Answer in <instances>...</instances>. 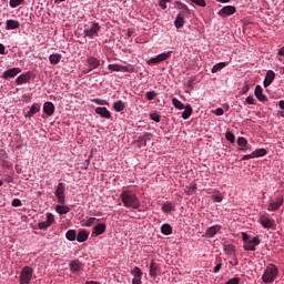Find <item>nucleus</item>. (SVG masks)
Masks as SVG:
<instances>
[{"label": "nucleus", "instance_id": "obj_1", "mask_svg": "<svg viewBox=\"0 0 284 284\" xmlns=\"http://www.w3.org/2000/svg\"><path fill=\"white\" fill-rule=\"evenodd\" d=\"M120 199L124 207H130L131 210H139L141 207V200L134 191L125 190L121 193Z\"/></svg>", "mask_w": 284, "mask_h": 284}, {"label": "nucleus", "instance_id": "obj_2", "mask_svg": "<svg viewBox=\"0 0 284 284\" xmlns=\"http://www.w3.org/2000/svg\"><path fill=\"white\" fill-rule=\"evenodd\" d=\"M101 65V60L94 55H88L85 61L80 64L82 74H90L93 70H97Z\"/></svg>", "mask_w": 284, "mask_h": 284}, {"label": "nucleus", "instance_id": "obj_3", "mask_svg": "<svg viewBox=\"0 0 284 284\" xmlns=\"http://www.w3.org/2000/svg\"><path fill=\"white\" fill-rule=\"evenodd\" d=\"M277 276H278V266H276L275 264H267L262 275V281L263 283H266V284L274 283Z\"/></svg>", "mask_w": 284, "mask_h": 284}, {"label": "nucleus", "instance_id": "obj_4", "mask_svg": "<svg viewBox=\"0 0 284 284\" xmlns=\"http://www.w3.org/2000/svg\"><path fill=\"white\" fill-rule=\"evenodd\" d=\"M284 197L283 195L278 194L275 199L270 200L267 205L268 212H278L281 207L283 206Z\"/></svg>", "mask_w": 284, "mask_h": 284}, {"label": "nucleus", "instance_id": "obj_5", "mask_svg": "<svg viewBox=\"0 0 284 284\" xmlns=\"http://www.w3.org/2000/svg\"><path fill=\"white\" fill-rule=\"evenodd\" d=\"M32 274H34V270H32V267H22L20 272V284H30V282L32 281Z\"/></svg>", "mask_w": 284, "mask_h": 284}, {"label": "nucleus", "instance_id": "obj_6", "mask_svg": "<svg viewBox=\"0 0 284 284\" xmlns=\"http://www.w3.org/2000/svg\"><path fill=\"white\" fill-rule=\"evenodd\" d=\"M258 223L264 230H276V221L265 214L260 216Z\"/></svg>", "mask_w": 284, "mask_h": 284}, {"label": "nucleus", "instance_id": "obj_7", "mask_svg": "<svg viewBox=\"0 0 284 284\" xmlns=\"http://www.w3.org/2000/svg\"><path fill=\"white\" fill-rule=\"evenodd\" d=\"M172 57V51L163 52L158 54L154 58H151L148 63L149 65H159V63H162V61H168Z\"/></svg>", "mask_w": 284, "mask_h": 284}, {"label": "nucleus", "instance_id": "obj_8", "mask_svg": "<svg viewBox=\"0 0 284 284\" xmlns=\"http://www.w3.org/2000/svg\"><path fill=\"white\" fill-rule=\"evenodd\" d=\"M54 194L58 203L63 205L65 203V185L63 182L58 183Z\"/></svg>", "mask_w": 284, "mask_h": 284}, {"label": "nucleus", "instance_id": "obj_9", "mask_svg": "<svg viewBox=\"0 0 284 284\" xmlns=\"http://www.w3.org/2000/svg\"><path fill=\"white\" fill-rule=\"evenodd\" d=\"M256 245H261V239L258 237V235L244 243L243 247L245 252H256Z\"/></svg>", "mask_w": 284, "mask_h": 284}, {"label": "nucleus", "instance_id": "obj_10", "mask_svg": "<svg viewBox=\"0 0 284 284\" xmlns=\"http://www.w3.org/2000/svg\"><path fill=\"white\" fill-rule=\"evenodd\" d=\"M132 284H143V271L139 266H134L133 270H131Z\"/></svg>", "mask_w": 284, "mask_h": 284}, {"label": "nucleus", "instance_id": "obj_11", "mask_svg": "<svg viewBox=\"0 0 284 284\" xmlns=\"http://www.w3.org/2000/svg\"><path fill=\"white\" fill-rule=\"evenodd\" d=\"M45 216L47 221L38 223L39 230H48V227H52V224L54 223V214L47 213Z\"/></svg>", "mask_w": 284, "mask_h": 284}, {"label": "nucleus", "instance_id": "obj_12", "mask_svg": "<svg viewBox=\"0 0 284 284\" xmlns=\"http://www.w3.org/2000/svg\"><path fill=\"white\" fill-rule=\"evenodd\" d=\"M174 8H176V10H180V14L184 17H190V14H192V10H190V7L181 1H175Z\"/></svg>", "mask_w": 284, "mask_h": 284}, {"label": "nucleus", "instance_id": "obj_13", "mask_svg": "<svg viewBox=\"0 0 284 284\" xmlns=\"http://www.w3.org/2000/svg\"><path fill=\"white\" fill-rule=\"evenodd\" d=\"M99 32H101V26H99V22H93L90 29L84 30V34L89 39H92L95 34H99Z\"/></svg>", "mask_w": 284, "mask_h": 284}, {"label": "nucleus", "instance_id": "obj_14", "mask_svg": "<svg viewBox=\"0 0 284 284\" xmlns=\"http://www.w3.org/2000/svg\"><path fill=\"white\" fill-rule=\"evenodd\" d=\"M17 74H21V68H11L6 70L2 75L1 79L8 80V79H14V77H17Z\"/></svg>", "mask_w": 284, "mask_h": 284}, {"label": "nucleus", "instance_id": "obj_15", "mask_svg": "<svg viewBox=\"0 0 284 284\" xmlns=\"http://www.w3.org/2000/svg\"><path fill=\"white\" fill-rule=\"evenodd\" d=\"M236 12V7L234 6H225L219 12V17H232Z\"/></svg>", "mask_w": 284, "mask_h": 284}, {"label": "nucleus", "instance_id": "obj_16", "mask_svg": "<svg viewBox=\"0 0 284 284\" xmlns=\"http://www.w3.org/2000/svg\"><path fill=\"white\" fill-rule=\"evenodd\" d=\"M105 230H108V225L105 223H98L91 233V236H101V234H105Z\"/></svg>", "mask_w": 284, "mask_h": 284}, {"label": "nucleus", "instance_id": "obj_17", "mask_svg": "<svg viewBox=\"0 0 284 284\" xmlns=\"http://www.w3.org/2000/svg\"><path fill=\"white\" fill-rule=\"evenodd\" d=\"M275 79H276V73L272 70H268L264 78V82H263L264 88H270V85H272Z\"/></svg>", "mask_w": 284, "mask_h": 284}, {"label": "nucleus", "instance_id": "obj_18", "mask_svg": "<svg viewBox=\"0 0 284 284\" xmlns=\"http://www.w3.org/2000/svg\"><path fill=\"white\" fill-rule=\"evenodd\" d=\"M30 79H32V73H30V71H28V72L20 74L16 79V83H17V85H23V83H29Z\"/></svg>", "mask_w": 284, "mask_h": 284}, {"label": "nucleus", "instance_id": "obj_19", "mask_svg": "<svg viewBox=\"0 0 284 284\" xmlns=\"http://www.w3.org/2000/svg\"><path fill=\"white\" fill-rule=\"evenodd\" d=\"M237 145L241 152H247V150H252V146H250V143L243 136L237 138Z\"/></svg>", "mask_w": 284, "mask_h": 284}, {"label": "nucleus", "instance_id": "obj_20", "mask_svg": "<svg viewBox=\"0 0 284 284\" xmlns=\"http://www.w3.org/2000/svg\"><path fill=\"white\" fill-rule=\"evenodd\" d=\"M95 114H99L102 119H112V113L105 106L95 108Z\"/></svg>", "mask_w": 284, "mask_h": 284}, {"label": "nucleus", "instance_id": "obj_21", "mask_svg": "<svg viewBox=\"0 0 284 284\" xmlns=\"http://www.w3.org/2000/svg\"><path fill=\"white\" fill-rule=\"evenodd\" d=\"M152 140V133H144L143 135L139 136L136 143H139L138 148H145L148 145V141Z\"/></svg>", "mask_w": 284, "mask_h": 284}, {"label": "nucleus", "instance_id": "obj_22", "mask_svg": "<svg viewBox=\"0 0 284 284\" xmlns=\"http://www.w3.org/2000/svg\"><path fill=\"white\" fill-rule=\"evenodd\" d=\"M221 232V225L216 224L213 226H210L205 232V239H213V236H216Z\"/></svg>", "mask_w": 284, "mask_h": 284}, {"label": "nucleus", "instance_id": "obj_23", "mask_svg": "<svg viewBox=\"0 0 284 284\" xmlns=\"http://www.w3.org/2000/svg\"><path fill=\"white\" fill-rule=\"evenodd\" d=\"M38 112H41V104L39 103H33L29 111L24 114L26 119H32V116H34V114H37Z\"/></svg>", "mask_w": 284, "mask_h": 284}, {"label": "nucleus", "instance_id": "obj_24", "mask_svg": "<svg viewBox=\"0 0 284 284\" xmlns=\"http://www.w3.org/2000/svg\"><path fill=\"white\" fill-rule=\"evenodd\" d=\"M254 94L257 101H261L262 103H265V101H267V95L263 94V87H261L260 84L255 87Z\"/></svg>", "mask_w": 284, "mask_h": 284}, {"label": "nucleus", "instance_id": "obj_25", "mask_svg": "<svg viewBox=\"0 0 284 284\" xmlns=\"http://www.w3.org/2000/svg\"><path fill=\"white\" fill-rule=\"evenodd\" d=\"M89 237H90V232L85 230L79 231L78 234L75 235L78 243H85V241H88Z\"/></svg>", "mask_w": 284, "mask_h": 284}, {"label": "nucleus", "instance_id": "obj_26", "mask_svg": "<svg viewBox=\"0 0 284 284\" xmlns=\"http://www.w3.org/2000/svg\"><path fill=\"white\" fill-rule=\"evenodd\" d=\"M43 112L47 114V116H52V114H54V103L45 102L43 104Z\"/></svg>", "mask_w": 284, "mask_h": 284}, {"label": "nucleus", "instance_id": "obj_27", "mask_svg": "<svg viewBox=\"0 0 284 284\" xmlns=\"http://www.w3.org/2000/svg\"><path fill=\"white\" fill-rule=\"evenodd\" d=\"M158 272H159V264H156V262L152 260L150 263V271H149L151 278H156Z\"/></svg>", "mask_w": 284, "mask_h": 284}, {"label": "nucleus", "instance_id": "obj_28", "mask_svg": "<svg viewBox=\"0 0 284 284\" xmlns=\"http://www.w3.org/2000/svg\"><path fill=\"white\" fill-rule=\"evenodd\" d=\"M176 205H174V203L172 202H165L164 204H162V212L164 214H170V212H174Z\"/></svg>", "mask_w": 284, "mask_h": 284}, {"label": "nucleus", "instance_id": "obj_29", "mask_svg": "<svg viewBox=\"0 0 284 284\" xmlns=\"http://www.w3.org/2000/svg\"><path fill=\"white\" fill-rule=\"evenodd\" d=\"M185 16H182V13H179L175 18L174 26L175 28L181 29L183 26H185Z\"/></svg>", "mask_w": 284, "mask_h": 284}, {"label": "nucleus", "instance_id": "obj_30", "mask_svg": "<svg viewBox=\"0 0 284 284\" xmlns=\"http://www.w3.org/2000/svg\"><path fill=\"white\" fill-rule=\"evenodd\" d=\"M20 23L14 19L7 20L6 30H18Z\"/></svg>", "mask_w": 284, "mask_h": 284}, {"label": "nucleus", "instance_id": "obj_31", "mask_svg": "<svg viewBox=\"0 0 284 284\" xmlns=\"http://www.w3.org/2000/svg\"><path fill=\"white\" fill-rule=\"evenodd\" d=\"M62 55L60 53H53L49 55V61L51 65H58V63H61Z\"/></svg>", "mask_w": 284, "mask_h": 284}, {"label": "nucleus", "instance_id": "obj_32", "mask_svg": "<svg viewBox=\"0 0 284 284\" xmlns=\"http://www.w3.org/2000/svg\"><path fill=\"white\" fill-rule=\"evenodd\" d=\"M227 65H229L227 62H219L213 65V68L211 69V72L212 74H216V72H221V70H223V68H226Z\"/></svg>", "mask_w": 284, "mask_h": 284}, {"label": "nucleus", "instance_id": "obj_33", "mask_svg": "<svg viewBox=\"0 0 284 284\" xmlns=\"http://www.w3.org/2000/svg\"><path fill=\"white\" fill-rule=\"evenodd\" d=\"M69 267L71 272H80L81 271V262L79 260H73L70 262Z\"/></svg>", "mask_w": 284, "mask_h": 284}, {"label": "nucleus", "instance_id": "obj_34", "mask_svg": "<svg viewBox=\"0 0 284 284\" xmlns=\"http://www.w3.org/2000/svg\"><path fill=\"white\" fill-rule=\"evenodd\" d=\"M192 112H193L192 105L187 104L184 108V111L182 112V119H184V121H187V119L192 116Z\"/></svg>", "mask_w": 284, "mask_h": 284}, {"label": "nucleus", "instance_id": "obj_35", "mask_svg": "<svg viewBox=\"0 0 284 284\" xmlns=\"http://www.w3.org/2000/svg\"><path fill=\"white\" fill-rule=\"evenodd\" d=\"M113 110H115L116 112H123V110H125V102H123L122 100H118L113 103Z\"/></svg>", "mask_w": 284, "mask_h": 284}, {"label": "nucleus", "instance_id": "obj_36", "mask_svg": "<svg viewBox=\"0 0 284 284\" xmlns=\"http://www.w3.org/2000/svg\"><path fill=\"white\" fill-rule=\"evenodd\" d=\"M197 185L195 182H192L189 186L185 187V194H187V196H192V194H194L197 190Z\"/></svg>", "mask_w": 284, "mask_h": 284}, {"label": "nucleus", "instance_id": "obj_37", "mask_svg": "<svg viewBox=\"0 0 284 284\" xmlns=\"http://www.w3.org/2000/svg\"><path fill=\"white\" fill-rule=\"evenodd\" d=\"M97 223V217H89L87 220L81 221V226L82 227H92Z\"/></svg>", "mask_w": 284, "mask_h": 284}, {"label": "nucleus", "instance_id": "obj_38", "mask_svg": "<svg viewBox=\"0 0 284 284\" xmlns=\"http://www.w3.org/2000/svg\"><path fill=\"white\" fill-rule=\"evenodd\" d=\"M253 159H261V156H267V150L265 149H257L252 152Z\"/></svg>", "mask_w": 284, "mask_h": 284}, {"label": "nucleus", "instance_id": "obj_39", "mask_svg": "<svg viewBox=\"0 0 284 284\" xmlns=\"http://www.w3.org/2000/svg\"><path fill=\"white\" fill-rule=\"evenodd\" d=\"M120 72H129L130 74L136 72V68L133 64L122 65L120 67Z\"/></svg>", "mask_w": 284, "mask_h": 284}, {"label": "nucleus", "instance_id": "obj_40", "mask_svg": "<svg viewBox=\"0 0 284 284\" xmlns=\"http://www.w3.org/2000/svg\"><path fill=\"white\" fill-rule=\"evenodd\" d=\"M55 212L58 214H68V213H70V206H68V205H57L55 206Z\"/></svg>", "mask_w": 284, "mask_h": 284}, {"label": "nucleus", "instance_id": "obj_41", "mask_svg": "<svg viewBox=\"0 0 284 284\" xmlns=\"http://www.w3.org/2000/svg\"><path fill=\"white\" fill-rule=\"evenodd\" d=\"M161 232L162 234H164V236H170V234H172V225H170L169 223L163 224L161 226Z\"/></svg>", "mask_w": 284, "mask_h": 284}, {"label": "nucleus", "instance_id": "obj_42", "mask_svg": "<svg viewBox=\"0 0 284 284\" xmlns=\"http://www.w3.org/2000/svg\"><path fill=\"white\" fill-rule=\"evenodd\" d=\"M172 104L174 105V108L176 110H185V104H183V102H181V100L173 98L172 99Z\"/></svg>", "mask_w": 284, "mask_h": 284}, {"label": "nucleus", "instance_id": "obj_43", "mask_svg": "<svg viewBox=\"0 0 284 284\" xmlns=\"http://www.w3.org/2000/svg\"><path fill=\"white\" fill-rule=\"evenodd\" d=\"M65 239L68 241H77V231L75 230H69L65 233Z\"/></svg>", "mask_w": 284, "mask_h": 284}, {"label": "nucleus", "instance_id": "obj_44", "mask_svg": "<svg viewBox=\"0 0 284 284\" xmlns=\"http://www.w3.org/2000/svg\"><path fill=\"white\" fill-rule=\"evenodd\" d=\"M214 192H216L217 194L212 195L213 203H221L223 201V194H221V192L219 191H214Z\"/></svg>", "mask_w": 284, "mask_h": 284}, {"label": "nucleus", "instance_id": "obj_45", "mask_svg": "<svg viewBox=\"0 0 284 284\" xmlns=\"http://www.w3.org/2000/svg\"><path fill=\"white\" fill-rule=\"evenodd\" d=\"M92 103H95L97 105H110V102H108V100H103V99H92L91 100Z\"/></svg>", "mask_w": 284, "mask_h": 284}, {"label": "nucleus", "instance_id": "obj_46", "mask_svg": "<svg viewBox=\"0 0 284 284\" xmlns=\"http://www.w3.org/2000/svg\"><path fill=\"white\" fill-rule=\"evenodd\" d=\"M108 70H110V72H121V64H109Z\"/></svg>", "mask_w": 284, "mask_h": 284}, {"label": "nucleus", "instance_id": "obj_47", "mask_svg": "<svg viewBox=\"0 0 284 284\" xmlns=\"http://www.w3.org/2000/svg\"><path fill=\"white\" fill-rule=\"evenodd\" d=\"M150 119L155 123H161V114H159L156 111L150 114Z\"/></svg>", "mask_w": 284, "mask_h": 284}, {"label": "nucleus", "instance_id": "obj_48", "mask_svg": "<svg viewBox=\"0 0 284 284\" xmlns=\"http://www.w3.org/2000/svg\"><path fill=\"white\" fill-rule=\"evenodd\" d=\"M226 141H230V143H234L236 141V136L232 133V131H227L225 133Z\"/></svg>", "mask_w": 284, "mask_h": 284}, {"label": "nucleus", "instance_id": "obj_49", "mask_svg": "<svg viewBox=\"0 0 284 284\" xmlns=\"http://www.w3.org/2000/svg\"><path fill=\"white\" fill-rule=\"evenodd\" d=\"M24 0H10L9 6L10 8H19L23 3Z\"/></svg>", "mask_w": 284, "mask_h": 284}, {"label": "nucleus", "instance_id": "obj_50", "mask_svg": "<svg viewBox=\"0 0 284 284\" xmlns=\"http://www.w3.org/2000/svg\"><path fill=\"white\" fill-rule=\"evenodd\" d=\"M191 3H195V6H199L200 8H205L207 6V2L205 0H190Z\"/></svg>", "mask_w": 284, "mask_h": 284}, {"label": "nucleus", "instance_id": "obj_51", "mask_svg": "<svg viewBox=\"0 0 284 284\" xmlns=\"http://www.w3.org/2000/svg\"><path fill=\"white\" fill-rule=\"evenodd\" d=\"M172 0H159V6L162 10H168V3H170Z\"/></svg>", "mask_w": 284, "mask_h": 284}, {"label": "nucleus", "instance_id": "obj_52", "mask_svg": "<svg viewBox=\"0 0 284 284\" xmlns=\"http://www.w3.org/2000/svg\"><path fill=\"white\" fill-rule=\"evenodd\" d=\"M155 97H156V92L155 91L146 92V101H154Z\"/></svg>", "mask_w": 284, "mask_h": 284}, {"label": "nucleus", "instance_id": "obj_53", "mask_svg": "<svg viewBox=\"0 0 284 284\" xmlns=\"http://www.w3.org/2000/svg\"><path fill=\"white\" fill-rule=\"evenodd\" d=\"M225 284H241V277L230 278Z\"/></svg>", "mask_w": 284, "mask_h": 284}, {"label": "nucleus", "instance_id": "obj_54", "mask_svg": "<svg viewBox=\"0 0 284 284\" xmlns=\"http://www.w3.org/2000/svg\"><path fill=\"white\" fill-rule=\"evenodd\" d=\"M12 207H21L22 203L19 199H13L11 203Z\"/></svg>", "mask_w": 284, "mask_h": 284}, {"label": "nucleus", "instance_id": "obj_55", "mask_svg": "<svg viewBox=\"0 0 284 284\" xmlns=\"http://www.w3.org/2000/svg\"><path fill=\"white\" fill-rule=\"evenodd\" d=\"M245 102H246L248 105H254V103H256V100H254V97H253V95H248V97L245 99Z\"/></svg>", "mask_w": 284, "mask_h": 284}, {"label": "nucleus", "instance_id": "obj_56", "mask_svg": "<svg viewBox=\"0 0 284 284\" xmlns=\"http://www.w3.org/2000/svg\"><path fill=\"white\" fill-rule=\"evenodd\" d=\"M213 114H215L216 116H223V114H225V111L223 110V108H217L215 111H213Z\"/></svg>", "mask_w": 284, "mask_h": 284}, {"label": "nucleus", "instance_id": "obj_57", "mask_svg": "<svg viewBox=\"0 0 284 284\" xmlns=\"http://www.w3.org/2000/svg\"><path fill=\"white\" fill-rule=\"evenodd\" d=\"M226 254H234V248L231 245L225 246Z\"/></svg>", "mask_w": 284, "mask_h": 284}, {"label": "nucleus", "instance_id": "obj_58", "mask_svg": "<svg viewBox=\"0 0 284 284\" xmlns=\"http://www.w3.org/2000/svg\"><path fill=\"white\" fill-rule=\"evenodd\" d=\"M221 267H223V264L219 263V264L213 268L214 274H217V272H221Z\"/></svg>", "mask_w": 284, "mask_h": 284}, {"label": "nucleus", "instance_id": "obj_59", "mask_svg": "<svg viewBox=\"0 0 284 284\" xmlns=\"http://www.w3.org/2000/svg\"><path fill=\"white\" fill-rule=\"evenodd\" d=\"M250 159H254L253 153L244 155V156L242 158V161H250Z\"/></svg>", "mask_w": 284, "mask_h": 284}, {"label": "nucleus", "instance_id": "obj_60", "mask_svg": "<svg viewBox=\"0 0 284 284\" xmlns=\"http://www.w3.org/2000/svg\"><path fill=\"white\" fill-rule=\"evenodd\" d=\"M242 240L247 243L250 241V236L247 235V233L243 232L242 233Z\"/></svg>", "mask_w": 284, "mask_h": 284}, {"label": "nucleus", "instance_id": "obj_61", "mask_svg": "<svg viewBox=\"0 0 284 284\" xmlns=\"http://www.w3.org/2000/svg\"><path fill=\"white\" fill-rule=\"evenodd\" d=\"M0 159H8V153L6 152V150L0 151Z\"/></svg>", "mask_w": 284, "mask_h": 284}, {"label": "nucleus", "instance_id": "obj_62", "mask_svg": "<svg viewBox=\"0 0 284 284\" xmlns=\"http://www.w3.org/2000/svg\"><path fill=\"white\" fill-rule=\"evenodd\" d=\"M277 57H284V47L277 51Z\"/></svg>", "mask_w": 284, "mask_h": 284}, {"label": "nucleus", "instance_id": "obj_63", "mask_svg": "<svg viewBox=\"0 0 284 284\" xmlns=\"http://www.w3.org/2000/svg\"><path fill=\"white\" fill-rule=\"evenodd\" d=\"M84 284H101V283L97 281H87Z\"/></svg>", "mask_w": 284, "mask_h": 284}, {"label": "nucleus", "instance_id": "obj_64", "mask_svg": "<svg viewBox=\"0 0 284 284\" xmlns=\"http://www.w3.org/2000/svg\"><path fill=\"white\" fill-rule=\"evenodd\" d=\"M278 106L281 108V110H284V100H281V101L278 102Z\"/></svg>", "mask_w": 284, "mask_h": 284}]
</instances>
